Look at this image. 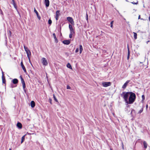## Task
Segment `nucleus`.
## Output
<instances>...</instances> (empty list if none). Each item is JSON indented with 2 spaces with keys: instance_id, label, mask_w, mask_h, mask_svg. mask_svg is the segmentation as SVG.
<instances>
[{
  "instance_id": "nucleus-1",
  "label": "nucleus",
  "mask_w": 150,
  "mask_h": 150,
  "mask_svg": "<svg viewBox=\"0 0 150 150\" xmlns=\"http://www.w3.org/2000/svg\"><path fill=\"white\" fill-rule=\"evenodd\" d=\"M136 98V96L135 94L131 92L129 97V100H128V102L126 104H132L135 101Z\"/></svg>"
},
{
  "instance_id": "nucleus-2",
  "label": "nucleus",
  "mask_w": 150,
  "mask_h": 150,
  "mask_svg": "<svg viewBox=\"0 0 150 150\" xmlns=\"http://www.w3.org/2000/svg\"><path fill=\"white\" fill-rule=\"evenodd\" d=\"M131 92H123L121 94V96L123 97L126 104L128 102V97L129 96V97Z\"/></svg>"
},
{
  "instance_id": "nucleus-3",
  "label": "nucleus",
  "mask_w": 150,
  "mask_h": 150,
  "mask_svg": "<svg viewBox=\"0 0 150 150\" xmlns=\"http://www.w3.org/2000/svg\"><path fill=\"white\" fill-rule=\"evenodd\" d=\"M24 48L27 54V57L29 60H30V58L31 55L30 51L28 49L27 47H26L25 45H24Z\"/></svg>"
},
{
  "instance_id": "nucleus-4",
  "label": "nucleus",
  "mask_w": 150,
  "mask_h": 150,
  "mask_svg": "<svg viewBox=\"0 0 150 150\" xmlns=\"http://www.w3.org/2000/svg\"><path fill=\"white\" fill-rule=\"evenodd\" d=\"M20 77L21 79V82L22 84L23 87V89L24 91L25 92L26 91L25 89V81L22 78V77L21 75L20 76Z\"/></svg>"
},
{
  "instance_id": "nucleus-5",
  "label": "nucleus",
  "mask_w": 150,
  "mask_h": 150,
  "mask_svg": "<svg viewBox=\"0 0 150 150\" xmlns=\"http://www.w3.org/2000/svg\"><path fill=\"white\" fill-rule=\"evenodd\" d=\"M111 83L110 82H104L102 83V85L104 87H107L110 86Z\"/></svg>"
},
{
  "instance_id": "nucleus-6",
  "label": "nucleus",
  "mask_w": 150,
  "mask_h": 150,
  "mask_svg": "<svg viewBox=\"0 0 150 150\" xmlns=\"http://www.w3.org/2000/svg\"><path fill=\"white\" fill-rule=\"evenodd\" d=\"M67 19L71 24L73 25L74 24V22L72 18L68 17H67Z\"/></svg>"
},
{
  "instance_id": "nucleus-7",
  "label": "nucleus",
  "mask_w": 150,
  "mask_h": 150,
  "mask_svg": "<svg viewBox=\"0 0 150 150\" xmlns=\"http://www.w3.org/2000/svg\"><path fill=\"white\" fill-rule=\"evenodd\" d=\"M42 63L43 65L45 66H46L48 64V63L46 59L43 57L42 58Z\"/></svg>"
},
{
  "instance_id": "nucleus-8",
  "label": "nucleus",
  "mask_w": 150,
  "mask_h": 150,
  "mask_svg": "<svg viewBox=\"0 0 150 150\" xmlns=\"http://www.w3.org/2000/svg\"><path fill=\"white\" fill-rule=\"evenodd\" d=\"M60 11L57 10L56 11V13L55 19L56 20H58L59 19V16L60 15Z\"/></svg>"
},
{
  "instance_id": "nucleus-9",
  "label": "nucleus",
  "mask_w": 150,
  "mask_h": 150,
  "mask_svg": "<svg viewBox=\"0 0 150 150\" xmlns=\"http://www.w3.org/2000/svg\"><path fill=\"white\" fill-rule=\"evenodd\" d=\"M130 81V80H127V81L124 84V85H123L122 86V88L125 89L127 86L128 85V84L129 83V82Z\"/></svg>"
},
{
  "instance_id": "nucleus-10",
  "label": "nucleus",
  "mask_w": 150,
  "mask_h": 150,
  "mask_svg": "<svg viewBox=\"0 0 150 150\" xmlns=\"http://www.w3.org/2000/svg\"><path fill=\"white\" fill-rule=\"evenodd\" d=\"M69 28L70 30V33H74V30L71 25L70 24L69 25Z\"/></svg>"
},
{
  "instance_id": "nucleus-11",
  "label": "nucleus",
  "mask_w": 150,
  "mask_h": 150,
  "mask_svg": "<svg viewBox=\"0 0 150 150\" xmlns=\"http://www.w3.org/2000/svg\"><path fill=\"white\" fill-rule=\"evenodd\" d=\"M21 66L22 67V68L23 69V70L24 71V72L25 73L26 72V69L25 68V66H24V65L23 64L22 62H21Z\"/></svg>"
},
{
  "instance_id": "nucleus-12",
  "label": "nucleus",
  "mask_w": 150,
  "mask_h": 150,
  "mask_svg": "<svg viewBox=\"0 0 150 150\" xmlns=\"http://www.w3.org/2000/svg\"><path fill=\"white\" fill-rule=\"evenodd\" d=\"M44 3L47 7L49 6L50 2L49 0H45Z\"/></svg>"
},
{
  "instance_id": "nucleus-13",
  "label": "nucleus",
  "mask_w": 150,
  "mask_h": 150,
  "mask_svg": "<svg viewBox=\"0 0 150 150\" xmlns=\"http://www.w3.org/2000/svg\"><path fill=\"white\" fill-rule=\"evenodd\" d=\"M63 43L64 44L68 45L70 43V41L68 40H64L63 41Z\"/></svg>"
},
{
  "instance_id": "nucleus-14",
  "label": "nucleus",
  "mask_w": 150,
  "mask_h": 150,
  "mask_svg": "<svg viewBox=\"0 0 150 150\" xmlns=\"http://www.w3.org/2000/svg\"><path fill=\"white\" fill-rule=\"evenodd\" d=\"M2 82H3V83H5L6 80H5V77L4 76V75L3 74V72H2Z\"/></svg>"
},
{
  "instance_id": "nucleus-15",
  "label": "nucleus",
  "mask_w": 150,
  "mask_h": 150,
  "mask_svg": "<svg viewBox=\"0 0 150 150\" xmlns=\"http://www.w3.org/2000/svg\"><path fill=\"white\" fill-rule=\"evenodd\" d=\"M34 11L37 14V17L38 18V19L39 20H40L41 18L40 17V16H39V15L38 11H37V10H36V9L35 8H34Z\"/></svg>"
},
{
  "instance_id": "nucleus-16",
  "label": "nucleus",
  "mask_w": 150,
  "mask_h": 150,
  "mask_svg": "<svg viewBox=\"0 0 150 150\" xmlns=\"http://www.w3.org/2000/svg\"><path fill=\"white\" fill-rule=\"evenodd\" d=\"M18 80L16 79H14L12 80L13 83L14 84H16L18 82Z\"/></svg>"
},
{
  "instance_id": "nucleus-17",
  "label": "nucleus",
  "mask_w": 150,
  "mask_h": 150,
  "mask_svg": "<svg viewBox=\"0 0 150 150\" xmlns=\"http://www.w3.org/2000/svg\"><path fill=\"white\" fill-rule=\"evenodd\" d=\"M16 126L17 127L20 129H21L22 128V124L19 122H18L17 123Z\"/></svg>"
},
{
  "instance_id": "nucleus-18",
  "label": "nucleus",
  "mask_w": 150,
  "mask_h": 150,
  "mask_svg": "<svg viewBox=\"0 0 150 150\" xmlns=\"http://www.w3.org/2000/svg\"><path fill=\"white\" fill-rule=\"evenodd\" d=\"M30 105L31 107L32 108H34L35 106V102L33 101H31L30 103Z\"/></svg>"
},
{
  "instance_id": "nucleus-19",
  "label": "nucleus",
  "mask_w": 150,
  "mask_h": 150,
  "mask_svg": "<svg viewBox=\"0 0 150 150\" xmlns=\"http://www.w3.org/2000/svg\"><path fill=\"white\" fill-rule=\"evenodd\" d=\"M67 67L70 69H72V68L71 65L69 63H68L67 65Z\"/></svg>"
},
{
  "instance_id": "nucleus-20",
  "label": "nucleus",
  "mask_w": 150,
  "mask_h": 150,
  "mask_svg": "<svg viewBox=\"0 0 150 150\" xmlns=\"http://www.w3.org/2000/svg\"><path fill=\"white\" fill-rule=\"evenodd\" d=\"M143 144H144V148L146 149L147 147V143H146V142L145 141H144L143 142Z\"/></svg>"
},
{
  "instance_id": "nucleus-21",
  "label": "nucleus",
  "mask_w": 150,
  "mask_h": 150,
  "mask_svg": "<svg viewBox=\"0 0 150 150\" xmlns=\"http://www.w3.org/2000/svg\"><path fill=\"white\" fill-rule=\"evenodd\" d=\"M135 112V110H134L133 109H132V111H131V113H130V114H131V115L132 116V117L134 116V115L133 114V112H134V113Z\"/></svg>"
},
{
  "instance_id": "nucleus-22",
  "label": "nucleus",
  "mask_w": 150,
  "mask_h": 150,
  "mask_svg": "<svg viewBox=\"0 0 150 150\" xmlns=\"http://www.w3.org/2000/svg\"><path fill=\"white\" fill-rule=\"evenodd\" d=\"M133 33L134 38L136 40L137 39V34L135 32H133Z\"/></svg>"
},
{
  "instance_id": "nucleus-23",
  "label": "nucleus",
  "mask_w": 150,
  "mask_h": 150,
  "mask_svg": "<svg viewBox=\"0 0 150 150\" xmlns=\"http://www.w3.org/2000/svg\"><path fill=\"white\" fill-rule=\"evenodd\" d=\"M25 138V135L23 136L21 138V143H22L24 141Z\"/></svg>"
},
{
  "instance_id": "nucleus-24",
  "label": "nucleus",
  "mask_w": 150,
  "mask_h": 150,
  "mask_svg": "<svg viewBox=\"0 0 150 150\" xmlns=\"http://www.w3.org/2000/svg\"><path fill=\"white\" fill-rule=\"evenodd\" d=\"M80 53L81 54L82 50H83V47L81 45H80Z\"/></svg>"
},
{
  "instance_id": "nucleus-25",
  "label": "nucleus",
  "mask_w": 150,
  "mask_h": 150,
  "mask_svg": "<svg viewBox=\"0 0 150 150\" xmlns=\"http://www.w3.org/2000/svg\"><path fill=\"white\" fill-rule=\"evenodd\" d=\"M128 54H127V59H128L129 58L130 53H129V49L128 48Z\"/></svg>"
},
{
  "instance_id": "nucleus-26",
  "label": "nucleus",
  "mask_w": 150,
  "mask_h": 150,
  "mask_svg": "<svg viewBox=\"0 0 150 150\" xmlns=\"http://www.w3.org/2000/svg\"><path fill=\"white\" fill-rule=\"evenodd\" d=\"M74 33H70L69 35V37L70 38H72V35Z\"/></svg>"
},
{
  "instance_id": "nucleus-27",
  "label": "nucleus",
  "mask_w": 150,
  "mask_h": 150,
  "mask_svg": "<svg viewBox=\"0 0 150 150\" xmlns=\"http://www.w3.org/2000/svg\"><path fill=\"white\" fill-rule=\"evenodd\" d=\"M113 21H112L110 23V27L112 28H113Z\"/></svg>"
},
{
  "instance_id": "nucleus-28",
  "label": "nucleus",
  "mask_w": 150,
  "mask_h": 150,
  "mask_svg": "<svg viewBox=\"0 0 150 150\" xmlns=\"http://www.w3.org/2000/svg\"><path fill=\"white\" fill-rule=\"evenodd\" d=\"M48 24H50V25H51L52 23V21L50 19L48 20Z\"/></svg>"
},
{
  "instance_id": "nucleus-29",
  "label": "nucleus",
  "mask_w": 150,
  "mask_h": 150,
  "mask_svg": "<svg viewBox=\"0 0 150 150\" xmlns=\"http://www.w3.org/2000/svg\"><path fill=\"white\" fill-rule=\"evenodd\" d=\"M13 5L14 8H16V9L17 8V6H16V4L15 2H14L13 3Z\"/></svg>"
},
{
  "instance_id": "nucleus-30",
  "label": "nucleus",
  "mask_w": 150,
  "mask_h": 150,
  "mask_svg": "<svg viewBox=\"0 0 150 150\" xmlns=\"http://www.w3.org/2000/svg\"><path fill=\"white\" fill-rule=\"evenodd\" d=\"M53 35L54 38V39H55V40H57V39L56 38V37L55 34V33H53Z\"/></svg>"
},
{
  "instance_id": "nucleus-31",
  "label": "nucleus",
  "mask_w": 150,
  "mask_h": 150,
  "mask_svg": "<svg viewBox=\"0 0 150 150\" xmlns=\"http://www.w3.org/2000/svg\"><path fill=\"white\" fill-rule=\"evenodd\" d=\"M143 110V108H141V109L139 111V113H141L142 112Z\"/></svg>"
},
{
  "instance_id": "nucleus-32",
  "label": "nucleus",
  "mask_w": 150,
  "mask_h": 150,
  "mask_svg": "<svg viewBox=\"0 0 150 150\" xmlns=\"http://www.w3.org/2000/svg\"><path fill=\"white\" fill-rule=\"evenodd\" d=\"M53 97H54V100L56 102H57L58 101L57 100V99L55 97V96L54 95H53Z\"/></svg>"
},
{
  "instance_id": "nucleus-33",
  "label": "nucleus",
  "mask_w": 150,
  "mask_h": 150,
  "mask_svg": "<svg viewBox=\"0 0 150 150\" xmlns=\"http://www.w3.org/2000/svg\"><path fill=\"white\" fill-rule=\"evenodd\" d=\"M67 89H71V88L70 86H69L68 85H67Z\"/></svg>"
},
{
  "instance_id": "nucleus-34",
  "label": "nucleus",
  "mask_w": 150,
  "mask_h": 150,
  "mask_svg": "<svg viewBox=\"0 0 150 150\" xmlns=\"http://www.w3.org/2000/svg\"><path fill=\"white\" fill-rule=\"evenodd\" d=\"M86 19L87 21H88V15L87 13H86Z\"/></svg>"
},
{
  "instance_id": "nucleus-35",
  "label": "nucleus",
  "mask_w": 150,
  "mask_h": 150,
  "mask_svg": "<svg viewBox=\"0 0 150 150\" xmlns=\"http://www.w3.org/2000/svg\"><path fill=\"white\" fill-rule=\"evenodd\" d=\"M16 86H14L13 84H11V87L12 88L14 87H15Z\"/></svg>"
},
{
  "instance_id": "nucleus-36",
  "label": "nucleus",
  "mask_w": 150,
  "mask_h": 150,
  "mask_svg": "<svg viewBox=\"0 0 150 150\" xmlns=\"http://www.w3.org/2000/svg\"><path fill=\"white\" fill-rule=\"evenodd\" d=\"M142 98L143 100H144L145 99V96L144 95H142Z\"/></svg>"
},
{
  "instance_id": "nucleus-37",
  "label": "nucleus",
  "mask_w": 150,
  "mask_h": 150,
  "mask_svg": "<svg viewBox=\"0 0 150 150\" xmlns=\"http://www.w3.org/2000/svg\"><path fill=\"white\" fill-rule=\"evenodd\" d=\"M79 51V49L77 48H76V50H75V52L76 53H77V52H78Z\"/></svg>"
},
{
  "instance_id": "nucleus-38",
  "label": "nucleus",
  "mask_w": 150,
  "mask_h": 150,
  "mask_svg": "<svg viewBox=\"0 0 150 150\" xmlns=\"http://www.w3.org/2000/svg\"><path fill=\"white\" fill-rule=\"evenodd\" d=\"M0 13L1 14H3V12H2V11L0 9Z\"/></svg>"
},
{
  "instance_id": "nucleus-39",
  "label": "nucleus",
  "mask_w": 150,
  "mask_h": 150,
  "mask_svg": "<svg viewBox=\"0 0 150 150\" xmlns=\"http://www.w3.org/2000/svg\"><path fill=\"white\" fill-rule=\"evenodd\" d=\"M49 100H50V103L51 104H52V100L51 99H49Z\"/></svg>"
},
{
  "instance_id": "nucleus-40",
  "label": "nucleus",
  "mask_w": 150,
  "mask_h": 150,
  "mask_svg": "<svg viewBox=\"0 0 150 150\" xmlns=\"http://www.w3.org/2000/svg\"><path fill=\"white\" fill-rule=\"evenodd\" d=\"M132 3L134 4H138V2H137L136 3H134V2H132Z\"/></svg>"
},
{
  "instance_id": "nucleus-41",
  "label": "nucleus",
  "mask_w": 150,
  "mask_h": 150,
  "mask_svg": "<svg viewBox=\"0 0 150 150\" xmlns=\"http://www.w3.org/2000/svg\"><path fill=\"white\" fill-rule=\"evenodd\" d=\"M9 34L10 36L11 35V31H10V30L9 31Z\"/></svg>"
},
{
  "instance_id": "nucleus-42",
  "label": "nucleus",
  "mask_w": 150,
  "mask_h": 150,
  "mask_svg": "<svg viewBox=\"0 0 150 150\" xmlns=\"http://www.w3.org/2000/svg\"><path fill=\"white\" fill-rule=\"evenodd\" d=\"M146 110H147V108H148V105H146Z\"/></svg>"
},
{
  "instance_id": "nucleus-43",
  "label": "nucleus",
  "mask_w": 150,
  "mask_h": 150,
  "mask_svg": "<svg viewBox=\"0 0 150 150\" xmlns=\"http://www.w3.org/2000/svg\"><path fill=\"white\" fill-rule=\"evenodd\" d=\"M12 1L13 3V2H15V1H14V0H12Z\"/></svg>"
},
{
  "instance_id": "nucleus-44",
  "label": "nucleus",
  "mask_w": 150,
  "mask_h": 150,
  "mask_svg": "<svg viewBox=\"0 0 150 150\" xmlns=\"http://www.w3.org/2000/svg\"><path fill=\"white\" fill-rule=\"evenodd\" d=\"M140 15H139V17H138V19H140Z\"/></svg>"
},
{
  "instance_id": "nucleus-45",
  "label": "nucleus",
  "mask_w": 150,
  "mask_h": 150,
  "mask_svg": "<svg viewBox=\"0 0 150 150\" xmlns=\"http://www.w3.org/2000/svg\"><path fill=\"white\" fill-rule=\"evenodd\" d=\"M149 42V41H147L146 42V44H148V42Z\"/></svg>"
},
{
  "instance_id": "nucleus-46",
  "label": "nucleus",
  "mask_w": 150,
  "mask_h": 150,
  "mask_svg": "<svg viewBox=\"0 0 150 150\" xmlns=\"http://www.w3.org/2000/svg\"><path fill=\"white\" fill-rule=\"evenodd\" d=\"M101 32L102 33H104L102 31H101Z\"/></svg>"
},
{
  "instance_id": "nucleus-47",
  "label": "nucleus",
  "mask_w": 150,
  "mask_h": 150,
  "mask_svg": "<svg viewBox=\"0 0 150 150\" xmlns=\"http://www.w3.org/2000/svg\"><path fill=\"white\" fill-rule=\"evenodd\" d=\"M29 61L30 62L31 64V62L30 60H29Z\"/></svg>"
},
{
  "instance_id": "nucleus-48",
  "label": "nucleus",
  "mask_w": 150,
  "mask_h": 150,
  "mask_svg": "<svg viewBox=\"0 0 150 150\" xmlns=\"http://www.w3.org/2000/svg\"><path fill=\"white\" fill-rule=\"evenodd\" d=\"M9 150H11V148H10L9 149Z\"/></svg>"
},
{
  "instance_id": "nucleus-49",
  "label": "nucleus",
  "mask_w": 150,
  "mask_h": 150,
  "mask_svg": "<svg viewBox=\"0 0 150 150\" xmlns=\"http://www.w3.org/2000/svg\"><path fill=\"white\" fill-rule=\"evenodd\" d=\"M141 19H142V20H144V19H143V18H141Z\"/></svg>"
},
{
  "instance_id": "nucleus-50",
  "label": "nucleus",
  "mask_w": 150,
  "mask_h": 150,
  "mask_svg": "<svg viewBox=\"0 0 150 150\" xmlns=\"http://www.w3.org/2000/svg\"><path fill=\"white\" fill-rule=\"evenodd\" d=\"M110 150H112L111 148L110 149Z\"/></svg>"
},
{
  "instance_id": "nucleus-51",
  "label": "nucleus",
  "mask_w": 150,
  "mask_h": 150,
  "mask_svg": "<svg viewBox=\"0 0 150 150\" xmlns=\"http://www.w3.org/2000/svg\"><path fill=\"white\" fill-rule=\"evenodd\" d=\"M28 134H30L29 133Z\"/></svg>"
}]
</instances>
